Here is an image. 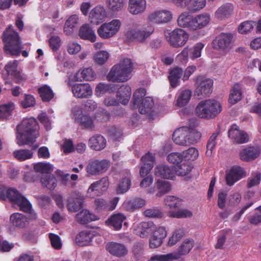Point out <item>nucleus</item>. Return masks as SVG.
<instances>
[{"label": "nucleus", "mask_w": 261, "mask_h": 261, "mask_svg": "<svg viewBox=\"0 0 261 261\" xmlns=\"http://www.w3.org/2000/svg\"><path fill=\"white\" fill-rule=\"evenodd\" d=\"M38 125L36 119L33 118L22 120L17 126V144L19 145L32 144L38 137Z\"/></svg>", "instance_id": "1"}, {"label": "nucleus", "mask_w": 261, "mask_h": 261, "mask_svg": "<svg viewBox=\"0 0 261 261\" xmlns=\"http://www.w3.org/2000/svg\"><path fill=\"white\" fill-rule=\"evenodd\" d=\"M3 40L5 43L4 50L7 54L18 56L23 48L18 34L9 26L3 33Z\"/></svg>", "instance_id": "2"}, {"label": "nucleus", "mask_w": 261, "mask_h": 261, "mask_svg": "<svg viewBox=\"0 0 261 261\" xmlns=\"http://www.w3.org/2000/svg\"><path fill=\"white\" fill-rule=\"evenodd\" d=\"M132 62L129 59H124L119 64L114 65L107 75L109 81L125 82L131 77Z\"/></svg>", "instance_id": "3"}, {"label": "nucleus", "mask_w": 261, "mask_h": 261, "mask_svg": "<svg viewBox=\"0 0 261 261\" xmlns=\"http://www.w3.org/2000/svg\"><path fill=\"white\" fill-rule=\"evenodd\" d=\"M222 111L220 102L213 99L201 101L195 109L196 115L200 118L212 119L215 117Z\"/></svg>", "instance_id": "4"}, {"label": "nucleus", "mask_w": 261, "mask_h": 261, "mask_svg": "<svg viewBox=\"0 0 261 261\" xmlns=\"http://www.w3.org/2000/svg\"><path fill=\"white\" fill-rule=\"evenodd\" d=\"M193 241L191 240H185L178 249L177 252L167 254H156L151 257L148 261H171L180 257L181 255L188 253L193 247Z\"/></svg>", "instance_id": "5"}, {"label": "nucleus", "mask_w": 261, "mask_h": 261, "mask_svg": "<svg viewBox=\"0 0 261 261\" xmlns=\"http://www.w3.org/2000/svg\"><path fill=\"white\" fill-rule=\"evenodd\" d=\"M153 31V28L150 25H133L126 32L125 35L126 37L130 40L143 42L150 36Z\"/></svg>", "instance_id": "6"}, {"label": "nucleus", "mask_w": 261, "mask_h": 261, "mask_svg": "<svg viewBox=\"0 0 261 261\" xmlns=\"http://www.w3.org/2000/svg\"><path fill=\"white\" fill-rule=\"evenodd\" d=\"M165 36L169 44L174 47L183 46L189 39L188 34L181 29H175L171 32H166Z\"/></svg>", "instance_id": "7"}, {"label": "nucleus", "mask_w": 261, "mask_h": 261, "mask_svg": "<svg viewBox=\"0 0 261 261\" xmlns=\"http://www.w3.org/2000/svg\"><path fill=\"white\" fill-rule=\"evenodd\" d=\"M121 22L117 19L102 23L97 29L98 36L103 39H109L115 36L119 31Z\"/></svg>", "instance_id": "8"}, {"label": "nucleus", "mask_w": 261, "mask_h": 261, "mask_svg": "<svg viewBox=\"0 0 261 261\" xmlns=\"http://www.w3.org/2000/svg\"><path fill=\"white\" fill-rule=\"evenodd\" d=\"M9 200L13 204L19 207L20 210L24 212L31 211V204L16 190L12 188L7 189L6 191V199Z\"/></svg>", "instance_id": "9"}, {"label": "nucleus", "mask_w": 261, "mask_h": 261, "mask_svg": "<svg viewBox=\"0 0 261 261\" xmlns=\"http://www.w3.org/2000/svg\"><path fill=\"white\" fill-rule=\"evenodd\" d=\"M71 118L83 128L92 129L94 127V119L89 115L84 114L82 109L74 106L71 110Z\"/></svg>", "instance_id": "10"}, {"label": "nucleus", "mask_w": 261, "mask_h": 261, "mask_svg": "<svg viewBox=\"0 0 261 261\" xmlns=\"http://www.w3.org/2000/svg\"><path fill=\"white\" fill-rule=\"evenodd\" d=\"M213 85L212 80L198 77L195 85V95L199 98L208 96L212 92Z\"/></svg>", "instance_id": "11"}, {"label": "nucleus", "mask_w": 261, "mask_h": 261, "mask_svg": "<svg viewBox=\"0 0 261 261\" xmlns=\"http://www.w3.org/2000/svg\"><path fill=\"white\" fill-rule=\"evenodd\" d=\"M173 2L177 7L186 9L193 13L200 11L206 5V0H173Z\"/></svg>", "instance_id": "12"}, {"label": "nucleus", "mask_w": 261, "mask_h": 261, "mask_svg": "<svg viewBox=\"0 0 261 261\" xmlns=\"http://www.w3.org/2000/svg\"><path fill=\"white\" fill-rule=\"evenodd\" d=\"M247 175V172L244 168L240 166H233L226 171V184L229 186H232L238 181L245 177Z\"/></svg>", "instance_id": "13"}, {"label": "nucleus", "mask_w": 261, "mask_h": 261, "mask_svg": "<svg viewBox=\"0 0 261 261\" xmlns=\"http://www.w3.org/2000/svg\"><path fill=\"white\" fill-rule=\"evenodd\" d=\"M110 162L107 160H93L89 162L86 171L91 175H98L105 172L109 168Z\"/></svg>", "instance_id": "14"}, {"label": "nucleus", "mask_w": 261, "mask_h": 261, "mask_svg": "<svg viewBox=\"0 0 261 261\" xmlns=\"http://www.w3.org/2000/svg\"><path fill=\"white\" fill-rule=\"evenodd\" d=\"M109 185L108 178L104 177L100 180L92 183L87 190V196L94 198L96 196L101 195L106 191Z\"/></svg>", "instance_id": "15"}, {"label": "nucleus", "mask_w": 261, "mask_h": 261, "mask_svg": "<svg viewBox=\"0 0 261 261\" xmlns=\"http://www.w3.org/2000/svg\"><path fill=\"white\" fill-rule=\"evenodd\" d=\"M172 18V12L167 9L157 10L151 13L148 16V20L154 23H166Z\"/></svg>", "instance_id": "16"}, {"label": "nucleus", "mask_w": 261, "mask_h": 261, "mask_svg": "<svg viewBox=\"0 0 261 261\" xmlns=\"http://www.w3.org/2000/svg\"><path fill=\"white\" fill-rule=\"evenodd\" d=\"M232 38L233 36L231 33H221L213 40V48L223 51L227 50L230 47Z\"/></svg>", "instance_id": "17"}, {"label": "nucleus", "mask_w": 261, "mask_h": 261, "mask_svg": "<svg viewBox=\"0 0 261 261\" xmlns=\"http://www.w3.org/2000/svg\"><path fill=\"white\" fill-rule=\"evenodd\" d=\"M29 214V218L20 213H14L10 217V221L14 226L22 228L29 223L30 221L36 219V214L31 208L30 212H26Z\"/></svg>", "instance_id": "18"}, {"label": "nucleus", "mask_w": 261, "mask_h": 261, "mask_svg": "<svg viewBox=\"0 0 261 261\" xmlns=\"http://www.w3.org/2000/svg\"><path fill=\"white\" fill-rule=\"evenodd\" d=\"M135 233L144 238L151 234L155 228V225L152 222H142L134 225Z\"/></svg>", "instance_id": "19"}, {"label": "nucleus", "mask_w": 261, "mask_h": 261, "mask_svg": "<svg viewBox=\"0 0 261 261\" xmlns=\"http://www.w3.org/2000/svg\"><path fill=\"white\" fill-rule=\"evenodd\" d=\"M74 96L77 98H83L90 96L92 94V90L89 84H75L71 87Z\"/></svg>", "instance_id": "20"}, {"label": "nucleus", "mask_w": 261, "mask_h": 261, "mask_svg": "<svg viewBox=\"0 0 261 261\" xmlns=\"http://www.w3.org/2000/svg\"><path fill=\"white\" fill-rule=\"evenodd\" d=\"M107 17V12L103 6H97L91 10L89 19L94 24H98L103 22Z\"/></svg>", "instance_id": "21"}, {"label": "nucleus", "mask_w": 261, "mask_h": 261, "mask_svg": "<svg viewBox=\"0 0 261 261\" xmlns=\"http://www.w3.org/2000/svg\"><path fill=\"white\" fill-rule=\"evenodd\" d=\"M228 136L237 143H245L249 140L248 134L244 131L240 130L236 124H233L231 126L228 132Z\"/></svg>", "instance_id": "22"}, {"label": "nucleus", "mask_w": 261, "mask_h": 261, "mask_svg": "<svg viewBox=\"0 0 261 261\" xmlns=\"http://www.w3.org/2000/svg\"><path fill=\"white\" fill-rule=\"evenodd\" d=\"M143 164L140 170V174L142 177L147 175L153 168L155 164V157L154 154L148 152L141 158Z\"/></svg>", "instance_id": "23"}, {"label": "nucleus", "mask_w": 261, "mask_h": 261, "mask_svg": "<svg viewBox=\"0 0 261 261\" xmlns=\"http://www.w3.org/2000/svg\"><path fill=\"white\" fill-rule=\"evenodd\" d=\"M210 20V15L207 13L193 16L192 30L195 31L203 28L209 23Z\"/></svg>", "instance_id": "24"}, {"label": "nucleus", "mask_w": 261, "mask_h": 261, "mask_svg": "<svg viewBox=\"0 0 261 261\" xmlns=\"http://www.w3.org/2000/svg\"><path fill=\"white\" fill-rule=\"evenodd\" d=\"M259 154L260 150L258 147L248 146L241 150L239 155L241 160L250 162L257 158Z\"/></svg>", "instance_id": "25"}, {"label": "nucleus", "mask_w": 261, "mask_h": 261, "mask_svg": "<svg viewBox=\"0 0 261 261\" xmlns=\"http://www.w3.org/2000/svg\"><path fill=\"white\" fill-rule=\"evenodd\" d=\"M188 127L183 126L176 129L173 134L172 138L174 142L180 145H187V139L188 135Z\"/></svg>", "instance_id": "26"}, {"label": "nucleus", "mask_w": 261, "mask_h": 261, "mask_svg": "<svg viewBox=\"0 0 261 261\" xmlns=\"http://www.w3.org/2000/svg\"><path fill=\"white\" fill-rule=\"evenodd\" d=\"M121 180L118 184L117 192L122 194L128 190L131 186V174L129 170H125L121 174Z\"/></svg>", "instance_id": "27"}, {"label": "nucleus", "mask_w": 261, "mask_h": 261, "mask_svg": "<svg viewBox=\"0 0 261 261\" xmlns=\"http://www.w3.org/2000/svg\"><path fill=\"white\" fill-rule=\"evenodd\" d=\"M233 9L232 4L225 3L217 9L215 12V16L219 20H225L232 15Z\"/></svg>", "instance_id": "28"}, {"label": "nucleus", "mask_w": 261, "mask_h": 261, "mask_svg": "<svg viewBox=\"0 0 261 261\" xmlns=\"http://www.w3.org/2000/svg\"><path fill=\"white\" fill-rule=\"evenodd\" d=\"M106 143V140L102 136L95 135L89 139L88 145L91 149L99 151L105 148Z\"/></svg>", "instance_id": "29"}, {"label": "nucleus", "mask_w": 261, "mask_h": 261, "mask_svg": "<svg viewBox=\"0 0 261 261\" xmlns=\"http://www.w3.org/2000/svg\"><path fill=\"white\" fill-rule=\"evenodd\" d=\"M96 74L91 67L85 68L79 70L74 75V79L77 81H93Z\"/></svg>", "instance_id": "30"}, {"label": "nucleus", "mask_w": 261, "mask_h": 261, "mask_svg": "<svg viewBox=\"0 0 261 261\" xmlns=\"http://www.w3.org/2000/svg\"><path fill=\"white\" fill-rule=\"evenodd\" d=\"M146 6L145 0H129L128 10L134 15L143 12Z\"/></svg>", "instance_id": "31"}, {"label": "nucleus", "mask_w": 261, "mask_h": 261, "mask_svg": "<svg viewBox=\"0 0 261 261\" xmlns=\"http://www.w3.org/2000/svg\"><path fill=\"white\" fill-rule=\"evenodd\" d=\"M130 95V87L128 85H123L117 90L116 95L117 101L123 105H126L128 103Z\"/></svg>", "instance_id": "32"}, {"label": "nucleus", "mask_w": 261, "mask_h": 261, "mask_svg": "<svg viewBox=\"0 0 261 261\" xmlns=\"http://www.w3.org/2000/svg\"><path fill=\"white\" fill-rule=\"evenodd\" d=\"M192 95V91L189 89H184L178 91L176 97L175 106L183 107L189 102Z\"/></svg>", "instance_id": "33"}, {"label": "nucleus", "mask_w": 261, "mask_h": 261, "mask_svg": "<svg viewBox=\"0 0 261 261\" xmlns=\"http://www.w3.org/2000/svg\"><path fill=\"white\" fill-rule=\"evenodd\" d=\"M154 174L156 176L167 179H172L174 177L173 168L167 165H159L154 169Z\"/></svg>", "instance_id": "34"}, {"label": "nucleus", "mask_w": 261, "mask_h": 261, "mask_svg": "<svg viewBox=\"0 0 261 261\" xmlns=\"http://www.w3.org/2000/svg\"><path fill=\"white\" fill-rule=\"evenodd\" d=\"M126 219L124 215L118 213L111 216L106 222L107 225L113 227L115 230L121 229L123 222Z\"/></svg>", "instance_id": "35"}, {"label": "nucleus", "mask_w": 261, "mask_h": 261, "mask_svg": "<svg viewBox=\"0 0 261 261\" xmlns=\"http://www.w3.org/2000/svg\"><path fill=\"white\" fill-rule=\"evenodd\" d=\"M106 249L110 253L116 256H123L127 252V249L123 245L116 243L112 242L108 244Z\"/></svg>", "instance_id": "36"}, {"label": "nucleus", "mask_w": 261, "mask_h": 261, "mask_svg": "<svg viewBox=\"0 0 261 261\" xmlns=\"http://www.w3.org/2000/svg\"><path fill=\"white\" fill-rule=\"evenodd\" d=\"M94 236L93 231H83L79 233L76 237V242L79 246H87L90 245Z\"/></svg>", "instance_id": "37"}, {"label": "nucleus", "mask_w": 261, "mask_h": 261, "mask_svg": "<svg viewBox=\"0 0 261 261\" xmlns=\"http://www.w3.org/2000/svg\"><path fill=\"white\" fill-rule=\"evenodd\" d=\"M76 219L78 222L81 224H87L92 221L98 219L97 216L87 210H82L76 215Z\"/></svg>", "instance_id": "38"}, {"label": "nucleus", "mask_w": 261, "mask_h": 261, "mask_svg": "<svg viewBox=\"0 0 261 261\" xmlns=\"http://www.w3.org/2000/svg\"><path fill=\"white\" fill-rule=\"evenodd\" d=\"M242 98V87L238 83L235 84L230 91L229 101L234 105L240 101Z\"/></svg>", "instance_id": "39"}, {"label": "nucleus", "mask_w": 261, "mask_h": 261, "mask_svg": "<svg viewBox=\"0 0 261 261\" xmlns=\"http://www.w3.org/2000/svg\"><path fill=\"white\" fill-rule=\"evenodd\" d=\"M79 35L81 38L91 42L95 41L96 38L94 31L88 24H84L81 27Z\"/></svg>", "instance_id": "40"}, {"label": "nucleus", "mask_w": 261, "mask_h": 261, "mask_svg": "<svg viewBox=\"0 0 261 261\" xmlns=\"http://www.w3.org/2000/svg\"><path fill=\"white\" fill-rule=\"evenodd\" d=\"M193 16L187 12L182 13L178 17V25L182 28H186L192 30Z\"/></svg>", "instance_id": "41"}, {"label": "nucleus", "mask_w": 261, "mask_h": 261, "mask_svg": "<svg viewBox=\"0 0 261 261\" xmlns=\"http://www.w3.org/2000/svg\"><path fill=\"white\" fill-rule=\"evenodd\" d=\"M169 80L171 86L173 88L177 87L179 83V80L183 73L182 69L181 68L175 67L170 71Z\"/></svg>", "instance_id": "42"}, {"label": "nucleus", "mask_w": 261, "mask_h": 261, "mask_svg": "<svg viewBox=\"0 0 261 261\" xmlns=\"http://www.w3.org/2000/svg\"><path fill=\"white\" fill-rule=\"evenodd\" d=\"M146 204V201L141 198H135L124 203L125 208L128 211H134L140 208Z\"/></svg>", "instance_id": "43"}, {"label": "nucleus", "mask_w": 261, "mask_h": 261, "mask_svg": "<svg viewBox=\"0 0 261 261\" xmlns=\"http://www.w3.org/2000/svg\"><path fill=\"white\" fill-rule=\"evenodd\" d=\"M108 9L113 12L121 11L126 6V0H107Z\"/></svg>", "instance_id": "44"}, {"label": "nucleus", "mask_w": 261, "mask_h": 261, "mask_svg": "<svg viewBox=\"0 0 261 261\" xmlns=\"http://www.w3.org/2000/svg\"><path fill=\"white\" fill-rule=\"evenodd\" d=\"M154 105L152 98L150 97H145L138 106L139 111L141 114H145L151 112Z\"/></svg>", "instance_id": "45"}, {"label": "nucleus", "mask_w": 261, "mask_h": 261, "mask_svg": "<svg viewBox=\"0 0 261 261\" xmlns=\"http://www.w3.org/2000/svg\"><path fill=\"white\" fill-rule=\"evenodd\" d=\"M155 186L158 190L156 196L161 197L163 195L169 192L171 189V185L169 181L158 180L155 183Z\"/></svg>", "instance_id": "46"}, {"label": "nucleus", "mask_w": 261, "mask_h": 261, "mask_svg": "<svg viewBox=\"0 0 261 261\" xmlns=\"http://www.w3.org/2000/svg\"><path fill=\"white\" fill-rule=\"evenodd\" d=\"M17 61L16 60L12 62H9L5 66V69L9 75L13 76L18 80H23L24 77L21 73L17 70Z\"/></svg>", "instance_id": "47"}, {"label": "nucleus", "mask_w": 261, "mask_h": 261, "mask_svg": "<svg viewBox=\"0 0 261 261\" xmlns=\"http://www.w3.org/2000/svg\"><path fill=\"white\" fill-rule=\"evenodd\" d=\"M42 186L49 190H54L57 186V180L53 174H45L41 178Z\"/></svg>", "instance_id": "48"}, {"label": "nucleus", "mask_w": 261, "mask_h": 261, "mask_svg": "<svg viewBox=\"0 0 261 261\" xmlns=\"http://www.w3.org/2000/svg\"><path fill=\"white\" fill-rule=\"evenodd\" d=\"M15 109V105L12 102L2 105L0 106V118L7 119L12 115Z\"/></svg>", "instance_id": "49"}, {"label": "nucleus", "mask_w": 261, "mask_h": 261, "mask_svg": "<svg viewBox=\"0 0 261 261\" xmlns=\"http://www.w3.org/2000/svg\"><path fill=\"white\" fill-rule=\"evenodd\" d=\"M180 165H177L174 167V171L179 176H185L192 170V166L189 162L183 161Z\"/></svg>", "instance_id": "50"}, {"label": "nucleus", "mask_w": 261, "mask_h": 261, "mask_svg": "<svg viewBox=\"0 0 261 261\" xmlns=\"http://www.w3.org/2000/svg\"><path fill=\"white\" fill-rule=\"evenodd\" d=\"M84 198L81 195H76L73 201L69 200L68 203V209L71 212H76L82 207L84 202Z\"/></svg>", "instance_id": "51"}, {"label": "nucleus", "mask_w": 261, "mask_h": 261, "mask_svg": "<svg viewBox=\"0 0 261 261\" xmlns=\"http://www.w3.org/2000/svg\"><path fill=\"white\" fill-rule=\"evenodd\" d=\"M38 92L43 101L50 100L54 96L52 90L47 85H44L39 88L38 89Z\"/></svg>", "instance_id": "52"}, {"label": "nucleus", "mask_w": 261, "mask_h": 261, "mask_svg": "<svg viewBox=\"0 0 261 261\" xmlns=\"http://www.w3.org/2000/svg\"><path fill=\"white\" fill-rule=\"evenodd\" d=\"M34 169L37 172L46 174H50L53 171V167L51 164L43 162H39L34 164Z\"/></svg>", "instance_id": "53"}, {"label": "nucleus", "mask_w": 261, "mask_h": 261, "mask_svg": "<svg viewBox=\"0 0 261 261\" xmlns=\"http://www.w3.org/2000/svg\"><path fill=\"white\" fill-rule=\"evenodd\" d=\"M115 90V87L114 84L99 83L97 85L95 88V92L98 96H100L102 94L107 92H113Z\"/></svg>", "instance_id": "54"}, {"label": "nucleus", "mask_w": 261, "mask_h": 261, "mask_svg": "<svg viewBox=\"0 0 261 261\" xmlns=\"http://www.w3.org/2000/svg\"><path fill=\"white\" fill-rule=\"evenodd\" d=\"M188 135H187V139H189V142H187V145L194 144L197 142L201 138V134L200 132L193 128L188 127Z\"/></svg>", "instance_id": "55"}, {"label": "nucleus", "mask_w": 261, "mask_h": 261, "mask_svg": "<svg viewBox=\"0 0 261 261\" xmlns=\"http://www.w3.org/2000/svg\"><path fill=\"white\" fill-rule=\"evenodd\" d=\"M182 158L184 161L191 160L194 161L198 156V151L194 147H191L188 150L182 152Z\"/></svg>", "instance_id": "56"}, {"label": "nucleus", "mask_w": 261, "mask_h": 261, "mask_svg": "<svg viewBox=\"0 0 261 261\" xmlns=\"http://www.w3.org/2000/svg\"><path fill=\"white\" fill-rule=\"evenodd\" d=\"M109 58V54L107 51H97L94 56L93 59L95 63L99 65L104 64Z\"/></svg>", "instance_id": "57"}, {"label": "nucleus", "mask_w": 261, "mask_h": 261, "mask_svg": "<svg viewBox=\"0 0 261 261\" xmlns=\"http://www.w3.org/2000/svg\"><path fill=\"white\" fill-rule=\"evenodd\" d=\"M165 205L170 208H174L180 206L181 200L173 196H168L165 199Z\"/></svg>", "instance_id": "58"}, {"label": "nucleus", "mask_w": 261, "mask_h": 261, "mask_svg": "<svg viewBox=\"0 0 261 261\" xmlns=\"http://www.w3.org/2000/svg\"><path fill=\"white\" fill-rule=\"evenodd\" d=\"M169 217L177 218L191 217L192 213L187 209H180L177 211L170 212L168 214Z\"/></svg>", "instance_id": "59"}, {"label": "nucleus", "mask_w": 261, "mask_h": 261, "mask_svg": "<svg viewBox=\"0 0 261 261\" xmlns=\"http://www.w3.org/2000/svg\"><path fill=\"white\" fill-rule=\"evenodd\" d=\"M14 156L20 161L31 159L33 156V152L29 150H19L13 153Z\"/></svg>", "instance_id": "60"}, {"label": "nucleus", "mask_w": 261, "mask_h": 261, "mask_svg": "<svg viewBox=\"0 0 261 261\" xmlns=\"http://www.w3.org/2000/svg\"><path fill=\"white\" fill-rule=\"evenodd\" d=\"M255 25V22L252 21H246L242 22L239 27V32L241 34H247L251 32L254 27Z\"/></svg>", "instance_id": "61"}, {"label": "nucleus", "mask_w": 261, "mask_h": 261, "mask_svg": "<svg viewBox=\"0 0 261 261\" xmlns=\"http://www.w3.org/2000/svg\"><path fill=\"white\" fill-rule=\"evenodd\" d=\"M146 94V90L144 88H140L137 90L133 95L134 107L138 106L143 100V97Z\"/></svg>", "instance_id": "62"}, {"label": "nucleus", "mask_w": 261, "mask_h": 261, "mask_svg": "<svg viewBox=\"0 0 261 261\" xmlns=\"http://www.w3.org/2000/svg\"><path fill=\"white\" fill-rule=\"evenodd\" d=\"M204 47V44L201 43H196L190 49V57L192 59H195L201 56V50Z\"/></svg>", "instance_id": "63"}, {"label": "nucleus", "mask_w": 261, "mask_h": 261, "mask_svg": "<svg viewBox=\"0 0 261 261\" xmlns=\"http://www.w3.org/2000/svg\"><path fill=\"white\" fill-rule=\"evenodd\" d=\"M184 232L182 229L175 230L172 236L170 237L168 241V245L173 246L179 241L184 236Z\"/></svg>", "instance_id": "64"}]
</instances>
